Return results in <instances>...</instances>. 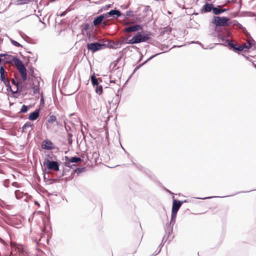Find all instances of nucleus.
<instances>
[{
	"label": "nucleus",
	"mask_w": 256,
	"mask_h": 256,
	"mask_svg": "<svg viewBox=\"0 0 256 256\" xmlns=\"http://www.w3.org/2000/svg\"><path fill=\"white\" fill-rule=\"evenodd\" d=\"M1 80L3 81L4 82V83L6 86L10 85V81L8 78H5V80Z\"/></svg>",
	"instance_id": "32"
},
{
	"label": "nucleus",
	"mask_w": 256,
	"mask_h": 256,
	"mask_svg": "<svg viewBox=\"0 0 256 256\" xmlns=\"http://www.w3.org/2000/svg\"><path fill=\"white\" fill-rule=\"evenodd\" d=\"M42 148L43 149L48 150H51L54 148V144L48 140H46L42 142Z\"/></svg>",
	"instance_id": "11"
},
{
	"label": "nucleus",
	"mask_w": 256,
	"mask_h": 256,
	"mask_svg": "<svg viewBox=\"0 0 256 256\" xmlns=\"http://www.w3.org/2000/svg\"><path fill=\"white\" fill-rule=\"evenodd\" d=\"M230 2V0H226V3Z\"/></svg>",
	"instance_id": "42"
},
{
	"label": "nucleus",
	"mask_w": 256,
	"mask_h": 256,
	"mask_svg": "<svg viewBox=\"0 0 256 256\" xmlns=\"http://www.w3.org/2000/svg\"><path fill=\"white\" fill-rule=\"evenodd\" d=\"M103 24H106V22H104Z\"/></svg>",
	"instance_id": "43"
},
{
	"label": "nucleus",
	"mask_w": 256,
	"mask_h": 256,
	"mask_svg": "<svg viewBox=\"0 0 256 256\" xmlns=\"http://www.w3.org/2000/svg\"><path fill=\"white\" fill-rule=\"evenodd\" d=\"M91 82L94 86H98V79L94 76H91Z\"/></svg>",
	"instance_id": "23"
},
{
	"label": "nucleus",
	"mask_w": 256,
	"mask_h": 256,
	"mask_svg": "<svg viewBox=\"0 0 256 256\" xmlns=\"http://www.w3.org/2000/svg\"><path fill=\"white\" fill-rule=\"evenodd\" d=\"M104 17V16L102 14L96 18L93 22L94 26H96L100 25L102 22Z\"/></svg>",
	"instance_id": "17"
},
{
	"label": "nucleus",
	"mask_w": 256,
	"mask_h": 256,
	"mask_svg": "<svg viewBox=\"0 0 256 256\" xmlns=\"http://www.w3.org/2000/svg\"><path fill=\"white\" fill-rule=\"evenodd\" d=\"M230 46L233 48V50L234 52H236V48L238 46V44H230Z\"/></svg>",
	"instance_id": "31"
},
{
	"label": "nucleus",
	"mask_w": 256,
	"mask_h": 256,
	"mask_svg": "<svg viewBox=\"0 0 256 256\" xmlns=\"http://www.w3.org/2000/svg\"><path fill=\"white\" fill-rule=\"evenodd\" d=\"M69 11H70V10L68 8V9H67V10H66L65 11H64V12H62V14H60V16H61V17H62V16H64L66 14V13L68 12H69Z\"/></svg>",
	"instance_id": "33"
},
{
	"label": "nucleus",
	"mask_w": 256,
	"mask_h": 256,
	"mask_svg": "<svg viewBox=\"0 0 256 256\" xmlns=\"http://www.w3.org/2000/svg\"><path fill=\"white\" fill-rule=\"evenodd\" d=\"M14 204V200L9 202L8 198H6V200H0V204L3 208H6L8 210H10L13 208Z\"/></svg>",
	"instance_id": "10"
},
{
	"label": "nucleus",
	"mask_w": 256,
	"mask_h": 256,
	"mask_svg": "<svg viewBox=\"0 0 256 256\" xmlns=\"http://www.w3.org/2000/svg\"><path fill=\"white\" fill-rule=\"evenodd\" d=\"M10 246L11 247L14 248L16 252V253L14 255H13L12 252H11L10 256H24L25 252L23 246L22 244L11 242Z\"/></svg>",
	"instance_id": "5"
},
{
	"label": "nucleus",
	"mask_w": 256,
	"mask_h": 256,
	"mask_svg": "<svg viewBox=\"0 0 256 256\" xmlns=\"http://www.w3.org/2000/svg\"><path fill=\"white\" fill-rule=\"evenodd\" d=\"M224 4L222 6H218L216 8L214 7L212 12L214 14L218 15L219 14L224 12L226 10V9H222V7L224 6Z\"/></svg>",
	"instance_id": "16"
},
{
	"label": "nucleus",
	"mask_w": 256,
	"mask_h": 256,
	"mask_svg": "<svg viewBox=\"0 0 256 256\" xmlns=\"http://www.w3.org/2000/svg\"><path fill=\"white\" fill-rule=\"evenodd\" d=\"M0 56H3L5 58V62L4 64H10L14 66L16 64V60H18V59L17 57L13 56L12 55L6 54H0Z\"/></svg>",
	"instance_id": "9"
},
{
	"label": "nucleus",
	"mask_w": 256,
	"mask_h": 256,
	"mask_svg": "<svg viewBox=\"0 0 256 256\" xmlns=\"http://www.w3.org/2000/svg\"><path fill=\"white\" fill-rule=\"evenodd\" d=\"M96 93L101 94L102 92V87L101 86H96Z\"/></svg>",
	"instance_id": "28"
},
{
	"label": "nucleus",
	"mask_w": 256,
	"mask_h": 256,
	"mask_svg": "<svg viewBox=\"0 0 256 256\" xmlns=\"http://www.w3.org/2000/svg\"><path fill=\"white\" fill-rule=\"evenodd\" d=\"M39 116V112L38 111H34L30 114L29 119L31 120H36Z\"/></svg>",
	"instance_id": "19"
},
{
	"label": "nucleus",
	"mask_w": 256,
	"mask_h": 256,
	"mask_svg": "<svg viewBox=\"0 0 256 256\" xmlns=\"http://www.w3.org/2000/svg\"><path fill=\"white\" fill-rule=\"evenodd\" d=\"M11 82H12V84L16 86V88H14V90L10 88V90L12 91V92L13 94H16V93H17V92L18 90L19 82H16L14 78H12L11 80Z\"/></svg>",
	"instance_id": "20"
},
{
	"label": "nucleus",
	"mask_w": 256,
	"mask_h": 256,
	"mask_svg": "<svg viewBox=\"0 0 256 256\" xmlns=\"http://www.w3.org/2000/svg\"><path fill=\"white\" fill-rule=\"evenodd\" d=\"M130 12H126V15L127 16H130Z\"/></svg>",
	"instance_id": "40"
},
{
	"label": "nucleus",
	"mask_w": 256,
	"mask_h": 256,
	"mask_svg": "<svg viewBox=\"0 0 256 256\" xmlns=\"http://www.w3.org/2000/svg\"><path fill=\"white\" fill-rule=\"evenodd\" d=\"M14 66L20 72L22 80L23 81L26 80L27 79V70L22 61L20 60H16Z\"/></svg>",
	"instance_id": "2"
},
{
	"label": "nucleus",
	"mask_w": 256,
	"mask_h": 256,
	"mask_svg": "<svg viewBox=\"0 0 256 256\" xmlns=\"http://www.w3.org/2000/svg\"><path fill=\"white\" fill-rule=\"evenodd\" d=\"M56 116L54 115H52L49 117L48 121V123L52 124L54 122H55L56 121Z\"/></svg>",
	"instance_id": "24"
},
{
	"label": "nucleus",
	"mask_w": 256,
	"mask_h": 256,
	"mask_svg": "<svg viewBox=\"0 0 256 256\" xmlns=\"http://www.w3.org/2000/svg\"><path fill=\"white\" fill-rule=\"evenodd\" d=\"M12 186L16 188L20 187V184H18L17 182H14L12 183Z\"/></svg>",
	"instance_id": "34"
},
{
	"label": "nucleus",
	"mask_w": 256,
	"mask_h": 256,
	"mask_svg": "<svg viewBox=\"0 0 256 256\" xmlns=\"http://www.w3.org/2000/svg\"><path fill=\"white\" fill-rule=\"evenodd\" d=\"M242 50H244V49L242 48V44L238 45L237 48H236V52H241Z\"/></svg>",
	"instance_id": "30"
},
{
	"label": "nucleus",
	"mask_w": 256,
	"mask_h": 256,
	"mask_svg": "<svg viewBox=\"0 0 256 256\" xmlns=\"http://www.w3.org/2000/svg\"><path fill=\"white\" fill-rule=\"evenodd\" d=\"M105 48V45L98 42L90 43L87 44V48L92 52H94Z\"/></svg>",
	"instance_id": "8"
},
{
	"label": "nucleus",
	"mask_w": 256,
	"mask_h": 256,
	"mask_svg": "<svg viewBox=\"0 0 256 256\" xmlns=\"http://www.w3.org/2000/svg\"><path fill=\"white\" fill-rule=\"evenodd\" d=\"M255 20H256V19H255Z\"/></svg>",
	"instance_id": "45"
},
{
	"label": "nucleus",
	"mask_w": 256,
	"mask_h": 256,
	"mask_svg": "<svg viewBox=\"0 0 256 256\" xmlns=\"http://www.w3.org/2000/svg\"><path fill=\"white\" fill-rule=\"evenodd\" d=\"M247 42L242 44V46L244 52L248 51L252 46L254 44L255 42L251 38H248L246 40Z\"/></svg>",
	"instance_id": "12"
},
{
	"label": "nucleus",
	"mask_w": 256,
	"mask_h": 256,
	"mask_svg": "<svg viewBox=\"0 0 256 256\" xmlns=\"http://www.w3.org/2000/svg\"><path fill=\"white\" fill-rule=\"evenodd\" d=\"M141 30H142V27L140 25L136 24L125 28L124 31L126 32H130L139 31Z\"/></svg>",
	"instance_id": "13"
},
{
	"label": "nucleus",
	"mask_w": 256,
	"mask_h": 256,
	"mask_svg": "<svg viewBox=\"0 0 256 256\" xmlns=\"http://www.w3.org/2000/svg\"><path fill=\"white\" fill-rule=\"evenodd\" d=\"M150 38V34L147 32H138L126 44H134L146 42Z\"/></svg>",
	"instance_id": "1"
},
{
	"label": "nucleus",
	"mask_w": 256,
	"mask_h": 256,
	"mask_svg": "<svg viewBox=\"0 0 256 256\" xmlns=\"http://www.w3.org/2000/svg\"><path fill=\"white\" fill-rule=\"evenodd\" d=\"M213 4H212L206 3L205 4L201 10V13H206L210 12L212 10H213Z\"/></svg>",
	"instance_id": "14"
},
{
	"label": "nucleus",
	"mask_w": 256,
	"mask_h": 256,
	"mask_svg": "<svg viewBox=\"0 0 256 256\" xmlns=\"http://www.w3.org/2000/svg\"><path fill=\"white\" fill-rule=\"evenodd\" d=\"M24 193L20 190H16L15 191V196L17 199H20L23 198Z\"/></svg>",
	"instance_id": "22"
},
{
	"label": "nucleus",
	"mask_w": 256,
	"mask_h": 256,
	"mask_svg": "<svg viewBox=\"0 0 256 256\" xmlns=\"http://www.w3.org/2000/svg\"><path fill=\"white\" fill-rule=\"evenodd\" d=\"M182 204V202L174 199L173 200L172 210V220H174L176 217L178 211Z\"/></svg>",
	"instance_id": "7"
},
{
	"label": "nucleus",
	"mask_w": 256,
	"mask_h": 256,
	"mask_svg": "<svg viewBox=\"0 0 256 256\" xmlns=\"http://www.w3.org/2000/svg\"><path fill=\"white\" fill-rule=\"evenodd\" d=\"M230 18L226 17L215 16L213 19V23L216 26H226L228 25Z\"/></svg>",
	"instance_id": "4"
},
{
	"label": "nucleus",
	"mask_w": 256,
	"mask_h": 256,
	"mask_svg": "<svg viewBox=\"0 0 256 256\" xmlns=\"http://www.w3.org/2000/svg\"><path fill=\"white\" fill-rule=\"evenodd\" d=\"M130 12H126V15L127 16H130Z\"/></svg>",
	"instance_id": "41"
},
{
	"label": "nucleus",
	"mask_w": 256,
	"mask_h": 256,
	"mask_svg": "<svg viewBox=\"0 0 256 256\" xmlns=\"http://www.w3.org/2000/svg\"><path fill=\"white\" fill-rule=\"evenodd\" d=\"M44 166H46L48 170H59V164L56 162L50 161L46 158L44 160Z\"/></svg>",
	"instance_id": "6"
},
{
	"label": "nucleus",
	"mask_w": 256,
	"mask_h": 256,
	"mask_svg": "<svg viewBox=\"0 0 256 256\" xmlns=\"http://www.w3.org/2000/svg\"><path fill=\"white\" fill-rule=\"evenodd\" d=\"M14 66L20 72L22 80L23 81L26 80L27 79V70L22 61L20 60H16Z\"/></svg>",
	"instance_id": "3"
},
{
	"label": "nucleus",
	"mask_w": 256,
	"mask_h": 256,
	"mask_svg": "<svg viewBox=\"0 0 256 256\" xmlns=\"http://www.w3.org/2000/svg\"><path fill=\"white\" fill-rule=\"evenodd\" d=\"M243 32L246 34V36L248 37L250 36V34L246 31V30H242Z\"/></svg>",
	"instance_id": "37"
},
{
	"label": "nucleus",
	"mask_w": 256,
	"mask_h": 256,
	"mask_svg": "<svg viewBox=\"0 0 256 256\" xmlns=\"http://www.w3.org/2000/svg\"><path fill=\"white\" fill-rule=\"evenodd\" d=\"M243 32L246 34V36L248 37L250 36V34L246 31V30H242Z\"/></svg>",
	"instance_id": "38"
},
{
	"label": "nucleus",
	"mask_w": 256,
	"mask_h": 256,
	"mask_svg": "<svg viewBox=\"0 0 256 256\" xmlns=\"http://www.w3.org/2000/svg\"><path fill=\"white\" fill-rule=\"evenodd\" d=\"M32 89L33 90V92L34 94H37L38 92H39L40 90L39 85H34V86H32Z\"/></svg>",
	"instance_id": "25"
},
{
	"label": "nucleus",
	"mask_w": 256,
	"mask_h": 256,
	"mask_svg": "<svg viewBox=\"0 0 256 256\" xmlns=\"http://www.w3.org/2000/svg\"><path fill=\"white\" fill-rule=\"evenodd\" d=\"M106 7L107 8H110L111 6V5L110 4H108V6H106Z\"/></svg>",
	"instance_id": "39"
},
{
	"label": "nucleus",
	"mask_w": 256,
	"mask_h": 256,
	"mask_svg": "<svg viewBox=\"0 0 256 256\" xmlns=\"http://www.w3.org/2000/svg\"><path fill=\"white\" fill-rule=\"evenodd\" d=\"M28 110V106H26L24 104L21 108L20 112L22 113H26L27 112Z\"/></svg>",
	"instance_id": "29"
},
{
	"label": "nucleus",
	"mask_w": 256,
	"mask_h": 256,
	"mask_svg": "<svg viewBox=\"0 0 256 256\" xmlns=\"http://www.w3.org/2000/svg\"><path fill=\"white\" fill-rule=\"evenodd\" d=\"M9 184V180H6L4 182V185L6 186H8V184Z\"/></svg>",
	"instance_id": "36"
},
{
	"label": "nucleus",
	"mask_w": 256,
	"mask_h": 256,
	"mask_svg": "<svg viewBox=\"0 0 256 256\" xmlns=\"http://www.w3.org/2000/svg\"><path fill=\"white\" fill-rule=\"evenodd\" d=\"M121 15V13L119 10H112L105 14L106 17L109 18L110 16H116L118 18Z\"/></svg>",
	"instance_id": "15"
},
{
	"label": "nucleus",
	"mask_w": 256,
	"mask_h": 256,
	"mask_svg": "<svg viewBox=\"0 0 256 256\" xmlns=\"http://www.w3.org/2000/svg\"><path fill=\"white\" fill-rule=\"evenodd\" d=\"M68 158V157H66V159ZM68 161L67 164H68L70 162H82V160L80 158L77 157H72L68 160H66Z\"/></svg>",
	"instance_id": "18"
},
{
	"label": "nucleus",
	"mask_w": 256,
	"mask_h": 256,
	"mask_svg": "<svg viewBox=\"0 0 256 256\" xmlns=\"http://www.w3.org/2000/svg\"><path fill=\"white\" fill-rule=\"evenodd\" d=\"M238 27L239 28L241 29L242 30H246V28L243 27L241 24H238Z\"/></svg>",
	"instance_id": "35"
},
{
	"label": "nucleus",
	"mask_w": 256,
	"mask_h": 256,
	"mask_svg": "<svg viewBox=\"0 0 256 256\" xmlns=\"http://www.w3.org/2000/svg\"><path fill=\"white\" fill-rule=\"evenodd\" d=\"M6 71L4 70V67L3 66H1L0 68V80H5L6 76L7 75H5Z\"/></svg>",
	"instance_id": "21"
},
{
	"label": "nucleus",
	"mask_w": 256,
	"mask_h": 256,
	"mask_svg": "<svg viewBox=\"0 0 256 256\" xmlns=\"http://www.w3.org/2000/svg\"><path fill=\"white\" fill-rule=\"evenodd\" d=\"M136 252V249L134 250V252L135 253V252Z\"/></svg>",
	"instance_id": "44"
},
{
	"label": "nucleus",
	"mask_w": 256,
	"mask_h": 256,
	"mask_svg": "<svg viewBox=\"0 0 256 256\" xmlns=\"http://www.w3.org/2000/svg\"><path fill=\"white\" fill-rule=\"evenodd\" d=\"M11 43L16 47H22V46L18 42L13 40H10Z\"/></svg>",
	"instance_id": "27"
},
{
	"label": "nucleus",
	"mask_w": 256,
	"mask_h": 256,
	"mask_svg": "<svg viewBox=\"0 0 256 256\" xmlns=\"http://www.w3.org/2000/svg\"><path fill=\"white\" fill-rule=\"evenodd\" d=\"M32 124H30V122H26V123L24 126H22V130L23 131H24V130H27L28 128H31L32 127Z\"/></svg>",
	"instance_id": "26"
}]
</instances>
